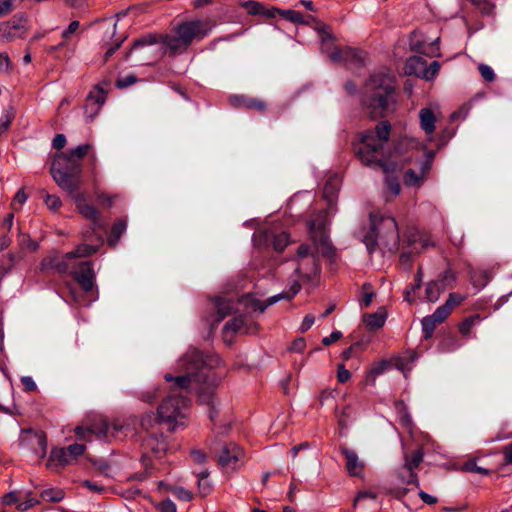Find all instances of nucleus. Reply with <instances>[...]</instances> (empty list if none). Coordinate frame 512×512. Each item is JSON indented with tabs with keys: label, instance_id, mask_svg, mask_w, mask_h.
<instances>
[{
	"label": "nucleus",
	"instance_id": "f257e3e1",
	"mask_svg": "<svg viewBox=\"0 0 512 512\" xmlns=\"http://www.w3.org/2000/svg\"><path fill=\"white\" fill-rule=\"evenodd\" d=\"M221 363L214 354H203L196 348H189L177 361L175 370L177 376L166 373L164 378L173 382L169 395L158 407V417L161 421L172 424V430L185 425L189 409V399L184 393L196 392L199 401L208 405L211 410L209 417L214 419L216 398L214 387L220 382L221 376L215 372Z\"/></svg>",
	"mask_w": 512,
	"mask_h": 512
},
{
	"label": "nucleus",
	"instance_id": "f03ea898",
	"mask_svg": "<svg viewBox=\"0 0 512 512\" xmlns=\"http://www.w3.org/2000/svg\"><path fill=\"white\" fill-rule=\"evenodd\" d=\"M362 103L374 117L394 111L396 105L394 77L385 73L372 75L364 85Z\"/></svg>",
	"mask_w": 512,
	"mask_h": 512
},
{
	"label": "nucleus",
	"instance_id": "7ed1b4c3",
	"mask_svg": "<svg viewBox=\"0 0 512 512\" xmlns=\"http://www.w3.org/2000/svg\"><path fill=\"white\" fill-rule=\"evenodd\" d=\"M391 126L387 121H382L373 130L366 131L359 146L356 148L357 155L365 165L376 164L387 170L383 159V148L389 140Z\"/></svg>",
	"mask_w": 512,
	"mask_h": 512
},
{
	"label": "nucleus",
	"instance_id": "20e7f679",
	"mask_svg": "<svg viewBox=\"0 0 512 512\" xmlns=\"http://www.w3.org/2000/svg\"><path fill=\"white\" fill-rule=\"evenodd\" d=\"M371 231L364 237V243L370 254H372L377 246L394 252L398 248L399 233L396 220L391 216H382L371 214Z\"/></svg>",
	"mask_w": 512,
	"mask_h": 512
},
{
	"label": "nucleus",
	"instance_id": "39448f33",
	"mask_svg": "<svg viewBox=\"0 0 512 512\" xmlns=\"http://www.w3.org/2000/svg\"><path fill=\"white\" fill-rule=\"evenodd\" d=\"M329 218L327 211H319L309 222L308 230L313 241L315 251L308 244H301L297 250V262L302 261L309 256L320 253L324 256H333L334 249L330 243L327 227Z\"/></svg>",
	"mask_w": 512,
	"mask_h": 512
},
{
	"label": "nucleus",
	"instance_id": "423d86ee",
	"mask_svg": "<svg viewBox=\"0 0 512 512\" xmlns=\"http://www.w3.org/2000/svg\"><path fill=\"white\" fill-rule=\"evenodd\" d=\"M50 173L61 189L74 194L81 184L82 163L60 152L55 156Z\"/></svg>",
	"mask_w": 512,
	"mask_h": 512
},
{
	"label": "nucleus",
	"instance_id": "0eeeda50",
	"mask_svg": "<svg viewBox=\"0 0 512 512\" xmlns=\"http://www.w3.org/2000/svg\"><path fill=\"white\" fill-rule=\"evenodd\" d=\"M317 32L322 41V51L326 53L333 62H342L349 65L361 66L364 64L365 53L351 47L340 48L334 45L333 35L330 27L324 23H318Z\"/></svg>",
	"mask_w": 512,
	"mask_h": 512
},
{
	"label": "nucleus",
	"instance_id": "6e6552de",
	"mask_svg": "<svg viewBox=\"0 0 512 512\" xmlns=\"http://www.w3.org/2000/svg\"><path fill=\"white\" fill-rule=\"evenodd\" d=\"M208 22L204 20L186 21L175 30L176 36L166 37V45L173 51L186 49L194 40H201L209 34Z\"/></svg>",
	"mask_w": 512,
	"mask_h": 512
},
{
	"label": "nucleus",
	"instance_id": "1a4fd4ad",
	"mask_svg": "<svg viewBox=\"0 0 512 512\" xmlns=\"http://www.w3.org/2000/svg\"><path fill=\"white\" fill-rule=\"evenodd\" d=\"M125 426L118 421H115L110 426L106 419L98 417L89 426H78L75 428V434L78 439L91 440L94 435L97 439L103 441H110L111 438H116L119 433L124 430Z\"/></svg>",
	"mask_w": 512,
	"mask_h": 512
},
{
	"label": "nucleus",
	"instance_id": "9d476101",
	"mask_svg": "<svg viewBox=\"0 0 512 512\" xmlns=\"http://www.w3.org/2000/svg\"><path fill=\"white\" fill-rule=\"evenodd\" d=\"M466 300V295L450 293L445 303L439 306L433 314L424 317L421 321L425 338H430L437 324L442 323L451 313L454 307L461 305Z\"/></svg>",
	"mask_w": 512,
	"mask_h": 512
},
{
	"label": "nucleus",
	"instance_id": "9b49d317",
	"mask_svg": "<svg viewBox=\"0 0 512 512\" xmlns=\"http://www.w3.org/2000/svg\"><path fill=\"white\" fill-rule=\"evenodd\" d=\"M255 244L259 247H272L277 252H282L290 242L286 232H278L274 228L258 231L254 234Z\"/></svg>",
	"mask_w": 512,
	"mask_h": 512
},
{
	"label": "nucleus",
	"instance_id": "f8f14e48",
	"mask_svg": "<svg viewBox=\"0 0 512 512\" xmlns=\"http://www.w3.org/2000/svg\"><path fill=\"white\" fill-rule=\"evenodd\" d=\"M456 276L450 269L443 271L437 279L429 281L425 286V299L434 303L438 301L441 294L448 288L454 287Z\"/></svg>",
	"mask_w": 512,
	"mask_h": 512
},
{
	"label": "nucleus",
	"instance_id": "ddd939ff",
	"mask_svg": "<svg viewBox=\"0 0 512 512\" xmlns=\"http://www.w3.org/2000/svg\"><path fill=\"white\" fill-rule=\"evenodd\" d=\"M424 459V451L422 448L414 450L411 454H404L403 470L408 472V478H404L402 473H398V477L403 484L414 485L419 487L418 475L415 472Z\"/></svg>",
	"mask_w": 512,
	"mask_h": 512
},
{
	"label": "nucleus",
	"instance_id": "4468645a",
	"mask_svg": "<svg viewBox=\"0 0 512 512\" xmlns=\"http://www.w3.org/2000/svg\"><path fill=\"white\" fill-rule=\"evenodd\" d=\"M82 234L85 240L91 238V244L82 243L78 245L73 251H70L65 254L66 259L81 258L93 255L94 253L97 252L98 248L103 243V239L101 235L97 234V231L95 233H92V231L87 230L83 231Z\"/></svg>",
	"mask_w": 512,
	"mask_h": 512
},
{
	"label": "nucleus",
	"instance_id": "2eb2a0df",
	"mask_svg": "<svg viewBox=\"0 0 512 512\" xmlns=\"http://www.w3.org/2000/svg\"><path fill=\"white\" fill-rule=\"evenodd\" d=\"M71 275L85 292L93 290L95 273L90 261L80 262L77 267L71 270Z\"/></svg>",
	"mask_w": 512,
	"mask_h": 512
},
{
	"label": "nucleus",
	"instance_id": "dca6fc26",
	"mask_svg": "<svg viewBox=\"0 0 512 512\" xmlns=\"http://www.w3.org/2000/svg\"><path fill=\"white\" fill-rule=\"evenodd\" d=\"M76 207L79 211V213L86 219L90 220L92 222V233H95L98 229H102L103 225L100 221V214L99 211L90 204H87L86 196L83 193L73 194Z\"/></svg>",
	"mask_w": 512,
	"mask_h": 512
},
{
	"label": "nucleus",
	"instance_id": "f3484780",
	"mask_svg": "<svg viewBox=\"0 0 512 512\" xmlns=\"http://www.w3.org/2000/svg\"><path fill=\"white\" fill-rule=\"evenodd\" d=\"M243 458V450L235 443L225 444L218 457L219 464L224 468L236 469Z\"/></svg>",
	"mask_w": 512,
	"mask_h": 512
},
{
	"label": "nucleus",
	"instance_id": "a211bd4d",
	"mask_svg": "<svg viewBox=\"0 0 512 512\" xmlns=\"http://www.w3.org/2000/svg\"><path fill=\"white\" fill-rule=\"evenodd\" d=\"M409 246H410V251L403 252L400 255V262L403 265H407V266H409L411 263V254L412 253H415V254L421 253L427 247L434 246V243H432L429 240V237L427 235H423V234L416 232L409 236Z\"/></svg>",
	"mask_w": 512,
	"mask_h": 512
},
{
	"label": "nucleus",
	"instance_id": "6ab92c4d",
	"mask_svg": "<svg viewBox=\"0 0 512 512\" xmlns=\"http://www.w3.org/2000/svg\"><path fill=\"white\" fill-rule=\"evenodd\" d=\"M300 289H301V286H300L299 282L297 280H294L291 283L288 291H284L277 295L271 296L265 301L251 300L250 304L255 311H259V312L263 313L268 306L277 303L279 300L292 298L300 291Z\"/></svg>",
	"mask_w": 512,
	"mask_h": 512
},
{
	"label": "nucleus",
	"instance_id": "aec40b11",
	"mask_svg": "<svg viewBox=\"0 0 512 512\" xmlns=\"http://www.w3.org/2000/svg\"><path fill=\"white\" fill-rule=\"evenodd\" d=\"M74 464L66 448H53L50 452L46 466L52 471H59L66 466Z\"/></svg>",
	"mask_w": 512,
	"mask_h": 512
},
{
	"label": "nucleus",
	"instance_id": "412c9836",
	"mask_svg": "<svg viewBox=\"0 0 512 512\" xmlns=\"http://www.w3.org/2000/svg\"><path fill=\"white\" fill-rule=\"evenodd\" d=\"M341 453L345 457L348 474L353 477H362L365 463L359 459L357 453L347 447H342Z\"/></svg>",
	"mask_w": 512,
	"mask_h": 512
},
{
	"label": "nucleus",
	"instance_id": "4be33fe9",
	"mask_svg": "<svg viewBox=\"0 0 512 512\" xmlns=\"http://www.w3.org/2000/svg\"><path fill=\"white\" fill-rule=\"evenodd\" d=\"M143 448L150 450L156 456H160L168 449V443L162 433H151L143 440Z\"/></svg>",
	"mask_w": 512,
	"mask_h": 512
},
{
	"label": "nucleus",
	"instance_id": "5701e85b",
	"mask_svg": "<svg viewBox=\"0 0 512 512\" xmlns=\"http://www.w3.org/2000/svg\"><path fill=\"white\" fill-rule=\"evenodd\" d=\"M214 308L216 310L215 315H212L208 319L212 327L221 322L226 316L230 315L234 309L233 303L229 299L222 297H218L215 299Z\"/></svg>",
	"mask_w": 512,
	"mask_h": 512
},
{
	"label": "nucleus",
	"instance_id": "b1692460",
	"mask_svg": "<svg viewBox=\"0 0 512 512\" xmlns=\"http://www.w3.org/2000/svg\"><path fill=\"white\" fill-rule=\"evenodd\" d=\"M436 115L430 107L419 111L420 128L427 136H432L436 129Z\"/></svg>",
	"mask_w": 512,
	"mask_h": 512
},
{
	"label": "nucleus",
	"instance_id": "393cba45",
	"mask_svg": "<svg viewBox=\"0 0 512 512\" xmlns=\"http://www.w3.org/2000/svg\"><path fill=\"white\" fill-rule=\"evenodd\" d=\"M295 272L306 278H311L319 272V261L317 255L299 261Z\"/></svg>",
	"mask_w": 512,
	"mask_h": 512
},
{
	"label": "nucleus",
	"instance_id": "a878e982",
	"mask_svg": "<svg viewBox=\"0 0 512 512\" xmlns=\"http://www.w3.org/2000/svg\"><path fill=\"white\" fill-rule=\"evenodd\" d=\"M426 150L425 145L412 137L402 136L394 143V151L398 155H403L409 150Z\"/></svg>",
	"mask_w": 512,
	"mask_h": 512
},
{
	"label": "nucleus",
	"instance_id": "bb28decb",
	"mask_svg": "<svg viewBox=\"0 0 512 512\" xmlns=\"http://www.w3.org/2000/svg\"><path fill=\"white\" fill-rule=\"evenodd\" d=\"M231 102L233 105L241 108H246L248 110H256L259 112H263L266 109V103L258 98L249 97V96H234L231 98Z\"/></svg>",
	"mask_w": 512,
	"mask_h": 512
},
{
	"label": "nucleus",
	"instance_id": "cd10ccee",
	"mask_svg": "<svg viewBox=\"0 0 512 512\" xmlns=\"http://www.w3.org/2000/svg\"><path fill=\"white\" fill-rule=\"evenodd\" d=\"M274 13H275V15L278 14L283 19L288 20L292 23H296V24L309 25L311 21L315 22L316 23L315 29L317 30L319 22L316 21V19L312 16H308L307 19H305V17L303 16V14L301 12L296 11V10H291V9H288V10L274 9Z\"/></svg>",
	"mask_w": 512,
	"mask_h": 512
},
{
	"label": "nucleus",
	"instance_id": "c85d7f7f",
	"mask_svg": "<svg viewBox=\"0 0 512 512\" xmlns=\"http://www.w3.org/2000/svg\"><path fill=\"white\" fill-rule=\"evenodd\" d=\"M427 65V61L420 56H412L410 57L405 65V73L409 75H415L419 78H422L425 68Z\"/></svg>",
	"mask_w": 512,
	"mask_h": 512
},
{
	"label": "nucleus",
	"instance_id": "c756f323",
	"mask_svg": "<svg viewBox=\"0 0 512 512\" xmlns=\"http://www.w3.org/2000/svg\"><path fill=\"white\" fill-rule=\"evenodd\" d=\"M242 6L250 15H266L271 18L275 17L274 9L267 10L265 6L260 2L249 0L244 2Z\"/></svg>",
	"mask_w": 512,
	"mask_h": 512
},
{
	"label": "nucleus",
	"instance_id": "7c9ffc66",
	"mask_svg": "<svg viewBox=\"0 0 512 512\" xmlns=\"http://www.w3.org/2000/svg\"><path fill=\"white\" fill-rule=\"evenodd\" d=\"M424 181L425 177H423L420 173L416 172L413 169L406 170L403 176L404 184L410 187L418 188L423 185Z\"/></svg>",
	"mask_w": 512,
	"mask_h": 512
},
{
	"label": "nucleus",
	"instance_id": "2f4dec72",
	"mask_svg": "<svg viewBox=\"0 0 512 512\" xmlns=\"http://www.w3.org/2000/svg\"><path fill=\"white\" fill-rule=\"evenodd\" d=\"M338 189L339 180L337 178H330L324 185L323 195L328 200L330 206L335 200Z\"/></svg>",
	"mask_w": 512,
	"mask_h": 512
},
{
	"label": "nucleus",
	"instance_id": "473e14b6",
	"mask_svg": "<svg viewBox=\"0 0 512 512\" xmlns=\"http://www.w3.org/2000/svg\"><path fill=\"white\" fill-rule=\"evenodd\" d=\"M386 321V314L384 312H376L368 314L364 317V322L370 329L381 328Z\"/></svg>",
	"mask_w": 512,
	"mask_h": 512
},
{
	"label": "nucleus",
	"instance_id": "72a5a7b5",
	"mask_svg": "<svg viewBox=\"0 0 512 512\" xmlns=\"http://www.w3.org/2000/svg\"><path fill=\"white\" fill-rule=\"evenodd\" d=\"M106 93L107 91L102 85H95L93 89L89 92L86 100L103 106V104L106 101Z\"/></svg>",
	"mask_w": 512,
	"mask_h": 512
},
{
	"label": "nucleus",
	"instance_id": "f704fd0d",
	"mask_svg": "<svg viewBox=\"0 0 512 512\" xmlns=\"http://www.w3.org/2000/svg\"><path fill=\"white\" fill-rule=\"evenodd\" d=\"M461 347L460 341L455 336L444 338L438 346V350L442 353L454 352Z\"/></svg>",
	"mask_w": 512,
	"mask_h": 512
},
{
	"label": "nucleus",
	"instance_id": "c9c22d12",
	"mask_svg": "<svg viewBox=\"0 0 512 512\" xmlns=\"http://www.w3.org/2000/svg\"><path fill=\"white\" fill-rule=\"evenodd\" d=\"M127 228L126 221L123 219L117 220L111 229V236L109 238V244L115 245L120 239L121 235L125 232Z\"/></svg>",
	"mask_w": 512,
	"mask_h": 512
},
{
	"label": "nucleus",
	"instance_id": "e433bc0d",
	"mask_svg": "<svg viewBox=\"0 0 512 512\" xmlns=\"http://www.w3.org/2000/svg\"><path fill=\"white\" fill-rule=\"evenodd\" d=\"M209 472L203 471L198 475V489L201 496L205 497L209 495L212 491V484L208 479Z\"/></svg>",
	"mask_w": 512,
	"mask_h": 512
},
{
	"label": "nucleus",
	"instance_id": "4c0bfd02",
	"mask_svg": "<svg viewBox=\"0 0 512 512\" xmlns=\"http://www.w3.org/2000/svg\"><path fill=\"white\" fill-rule=\"evenodd\" d=\"M482 320L481 316L476 314L465 318L459 325V331L464 336L469 335L472 327Z\"/></svg>",
	"mask_w": 512,
	"mask_h": 512
},
{
	"label": "nucleus",
	"instance_id": "58836bf2",
	"mask_svg": "<svg viewBox=\"0 0 512 512\" xmlns=\"http://www.w3.org/2000/svg\"><path fill=\"white\" fill-rule=\"evenodd\" d=\"M224 331L226 333L246 332V329L244 327V319L242 317H235L232 320L226 322V324L224 325Z\"/></svg>",
	"mask_w": 512,
	"mask_h": 512
},
{
	"label": "nucleus",
	"instance_id": "ea45409f",
	"mask_svg": "<svg viewBox=\"0 0 512 512\" xmlns=\"http://www.w3.org/2000/svg\"><path fill=\"white\" fill-rule=\"evenodd\" d=\"M156 42H157L156 37L153 35H148V36L139 38L134 42V44L130 50V53L136 52L142 48L151 47V46L155 45Z\"/></svg>",
	"mask_w": 512,
	"mask_h": 512
},
{
	"label": "nucleus",
	"instance_id": "a19ab883",
	"mask_svg": "<svg viewBox=\"0 0 512 512\" xmlns=\"http://www.w3.org/2000/svg\"><path fill=\"white\" fill-rule=\"evenodd\" d=\"M91 148L90 144H83L64 153L81 162V160L90 152Z\"/></svg>",
	"mask_w": 512,
	"mask_h": 512
},
{
	"label": "nucleus",
	"instance_id": "79ce46f5",
	"mask_svg": "<svg viewBox=\"0 0 512 512\" xmlns=\"http://www.w3.org/2000/svg\"><path fill=\"white\" fill-rule=\"evenodd\" d=\"M14 111L12 108L5 110L3 115L0 118V136L6 133L9 129L13 119H14Z\"/></svg>",
	"mask_w": 512,
	"mask_h": 512
},
{
	"label": "nucleus",
	"instance_id": "37998d69",
	"mask_svg": "<svg viewBox=\"0 0 512 512\" xmlns=\"http://www.w3.org/2000/svg\"><path fill=\"white\" fill-rule=\"evenodd\" d=\"M169 491L182 501H190L193 498L192 493L181 486H170Z\"/></svg>",
	"mask_w": 512,
	"mask_h": 512
},
{
	"label": "nucleus",
	"instance_id": "c03bdc74",
	"mask_svg": "<svg viewBox=\"0 0 512 512\" xmlns=\"http://www.w3.org/2000/svg\"><path fill=\"white\" fill-rule=\"evenodd\" d=\"M101 108V105L86 100V103L84 105V113L87 119L92 121L100 112Z\"/></svg>",
	"mask_w": 512,
	"mask_h": 512
},
{
	"label": "nucleus",
	"instance_id": "a18cd8bd",
	"mask_svg": "<svg viewBox=\"0 0 512 512\" xmlns=\"http://www.w3.org/2000/svg\"><path fill=\"white\" fill-rule=\"evenodd\" d=\"M440 70V63L438 61H433L429 65H426L425 72L422 76V79L432 80Z\"/></svg>",
	"mask_w": 512,
	"mask_h": 512
},
{
	"label": "nucleus",
	"instance_id": "49530a36",
	"mask_svg": "<svg viewBox=\"0 0 512 512\" xmlns=\"http://www.w3.org/2000/svg\"><path fill=\"white\" fill-rule=\"evenodd\" d=\"M85 449V445L78 443L72 444L68 446V448H66L68 454L71 456V460L73 461V463L77 461L79 456L84 454Z\"/></svg>",
	"mask_w": 512,
	"mask_h": 512
},
{
	"label": "nucleus",
	"instance_id": "de8ad7c7",
	"mask_svg": "<svg viewBox=\"0 0 512 512\" xmlns=\"http://www.w3.org/2000/svg\"><path fill=\"white\" fill-rule=\"evenodd\" d=\"M44 203L53 212L58 211V209L62 205L60 198L56 195H51V194H45Z\"/></svg>",
	"mask_w": 512,
	"mask_h": 512
},
{
	"label": "nucleus",
	"instance_id": "09e8293b",
	"mask_svg": "<svg viewBox=\"0 0 512 512\" xmlns=\"http://www.w3.org/2000/svg\"><path fill=\"white\" fill-rule=\"evenodd\" d=\"M41 496L46 501L58 502L63 499L64 493L62 490L49 489L44 490Z\"/></svg>",
	"mask_w": 512,
	"mask_h": 512
},
{
	"label": "nucleus",
	"instance_id": "8fccbe9b",
	"mask_svg": "<svg viewBox=\"0 0 512 512\" xmlns=\"http://www.w3.org/2000/svg\"><path fill=\"white\" fill-rule=\"evenodd\" d=\"M34 437L37 441V444L40 448V451H39V454H40V457H45L46 453H47V438H46V435L44 432H41V431H38V432H35L34 433Z\"/></svg>",
	"mask_w": 512,
	"mask_h": 512
},
{
	"label": "nucleus",
	"instance_id": "3c124183",
	"mask_svg": "<svg viewBox=\"0 0 512 512\" xmlns=\"http://www.w3.org/2000/svg\"><path fill=\"white\" fill-rule=\"evenodd\" d=\"M28 195L25 193L23 189H20L16 195L14 196L11 207L13 210H19L22 205L27 201Z\"/></svg>",
	"mask_w": 512,
	"mask_h": 512
},
{
	"label": "nucleus",
	"instance_id": "603ef678",
	"mask_svg": "<svg viewBox=\"0 0 512 512\" xmlns=\"http://www.w3.org/2000/svg\"><path fill=\"white\" fill-rule=\"evenodd\" d=\"M387 190L391 192L393 196H397L401 191L399 181L394 177H387L385 180Z\"/></svg>",
	"mask_w": 512,
	"mask_h": 512
},
{
	"label": "nucleus",
	"instance_id": "864d4df0",
	"mask_svg": "<svg viewBox=\"0 0 512 512\" xmlns=\"http://www.w3.org/2000/svg\"><path fill=\"white\" fill-rule=\"evenodd\" d=\"M464 470L467 472H475L481 475L489 474V470L477 465L476 461L470 460L464 464Z\"/></svg>",
	"mask_w": 512,
	"mask_h": 512
},
{
	"label": "nucleus",
	"instance_id": "5fc2aeb1",
	"mask_svg": "<svg viewBox=\"0 0 512 512\" xmlns=\"http://www.w3.org/2000/svg\"><path fill=\"white\" fill-rule=\"evenodd\" d=\"M478 69H479V72H480L482 78L485 81L492 82L495 80V73L489 65L480 64Z\"/></svg>",
	"mask_w": 512,
	"mask_h": 512
},
{
	"label": "nucleus",
	"instance_id": "6e6d98bb",
	"mask_svg": "<svg viewBox=\"0 0 512 512\" xmlns=\"http://www.w3.org/2000/svg\"><path fill=\"white\" fill-rule=\"evenodd\" d=\"M18 26L12 22H6V23H2L0 24V33H1V36L7 40H10L11 39V35H12V30L13 29H17Z\"/></svg>",
	"mask_w": 512,
	"mask_h": 512
},
{
	"label": "nucleus",
	"instance_id": "4d7b16f0",
	"mask_svg": "<svg viewBox=\"0 0 512 512\" xmlns=\"http://www.w3.org/2000/svg\"><path fill=\"white\" fill-rule=\"evenodd\" d=\"M474 4L483 14H491L494 9V5L488 0H474Z\"/></svg>",
	"mask_w": 512,
	"mask_h": 512
},
{
	"label": "nucleus",
	"instance_id": "13d9d810",
	"mask_svg": "<svg viewBox=\"0 0 512 512\" xmlns=\"http://www.w3.org/2000/svg\"><path fill=\"white\" fill-rule=\"evenodd\" d=\"M373 296L374 294L370 291V286L366 284L363 285V295L360 300V304L364 307H368L372 303Z\"/></svg>",
	"mask_w": 512,
	"mask_h": 512
},
{
	"label": "nucleus",
	"instance_id": "bf43d9fd",
	"mask_svg": "<svg viewBox=\"0 0 512 512\" xmlns=\"http://www.w3.org/2000/svg\"><path fill=\"white\" fill-rule=\"evenodd\" d=\"M157 509L160 512H177L176 504L170 499H165L160 502L157 506Z\"/></svg>",
	"mask_w": 512,
	"mask_h": 512
},
{
	"label": "nucleus",
	"instance_id": "052dcab7",
	"mask_svg": "<svg viewBox=\"0 0 512 512\" xmlns=\"http://www.w3.org/2000/svg\"><path fill=\"white\" fill-rule=\"evenodd\" d=\"M137 78L134 75H127L117 79L116 87L117 88H126L136 82Z\"/></svg>",
	"mask_w": 512,
	"mask_h": 512
},
{
	"label": "nucleus",
	"instance_id": "680f3d73",
	"mask_svg": "<svg viewBox=\"0 0 512 512\" xmlns=\"http://www.w3.org/2000/svg\"><path fill=\"white\" fill-rule=\"evenodd\" d=\"M390 367V364L386 360H382L376 364L373 365L371 369V373L375 376L380 375L384 373L388 368Z\"/></svg>",
	"mask_w": 512,
	"mask_h": 512
},
{
	"label": "nucleus",
	"instance_id": "e2e57ef3",
	"mask_svg": "<svg viewBox=\"0 0 512 512\" xmlns=\"http://www.w3.org/2000/svg\"><path fill=\"white\" fill-rule=\"evenodd\" d=\"M80 27L79 21H72L68 27L62 32V38L67 40L69 37L74 34Z\"/></svg>",
	"mask_w": 512,
	"mask_h": 512
},
{
	"label": "nucleus",
	"instance_id": "0e129e2a",
	"mask_svg": "<svg viewBox=\"0 0 512 512\" xmlns=\"http://www.w3.org/2000/svg\"><path fill=\"white\" fill-rule=\"evenodd\" d=\"M351 374L349 370H347L344 365H339L337 370V378L340 383H345L349 380Z\"/></svg>",
	"mask_w": 512,
	"mask_h": 512
},
{
	"label": "nucleus",
	"instance_id": "69168bd1",
	"mask_svg": "<svg viewBox=\"0 0 512 512\" xmlns=\"http://www.w3.org/2000/svg\"><path fill=\"white\" fill-rule=\"evenodd\" d=\"M305 347H306V342H305L304 338H298L292 342L289 349L291 351L300 353V352L304 351Z\"/></svg>",
	"mask_w": 512,
	"mask_h": 512
},
{
	"label": "nucleus",
	"instance_id": "338daca9",
	"mask_svg": "<svg viewBox=\"0 0 512 512\" xmlns=\"http://www.w3.org/2000/svg\"><path fill=\"white\" fill-rule=\"evenodd\" d=\"M342 337V333L340 331H333L328 337H324L322 339V344L328 346Z\"/></svg>",
	"mask_w": 512,
	"mask_h": 512
},
{
	"label": "nucleus",
	"instance_id": "774afa93",
	"mask_svg": "<svg viewBox=\"0 0 512 512\" xmlns=\"http://www.w3.org/2000/svg\"><path fill=\"white\" fill-rule=\"evenodd\" d=\"M156 419L152 413H148L144 415L141 419V426L144 429H148L153 426V423H156Z\"/></svg>",
	"mask_w": 512,
	"mask_h": 512
}]
</instances>
